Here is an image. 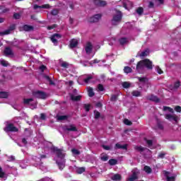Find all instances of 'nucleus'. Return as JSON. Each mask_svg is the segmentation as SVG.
Instances as JSON below:
<instances>
[{
  "mask_svg": "<svg viewBox=\"0 0 181 181\" xmlns=\"http://www.w3.org/2000/svg\"><path fill=\"white\" fill-rule=\"evenodd\" d=\"M145 68H146L148 70H152V69H153L152 61H151L149 59H144L139 61L136 64V70H137V71H141Z\"/></svg>",
  "mask_w": 181,
  "mask_h": 181,
  "instance_id": "obj_1",
  "label": "nucleus"
},
{
  "mask_svg": "<svg viewBox=\"0 0 181 181\" xmlns=\"http://www.w3.org/2000/svg\"><path fill=\"white\" fill-rule=\"evenodd\" d=\"M122 21V13L118 11L117 14L114 15L111 21L112 26H118Z\"/></svg>",
  "mask_w": 181,
  "mask_h": 181,
  "instance_id": "obj_2",
  "label": "nucleus"
},
{
  "mask_svg": "<svg viewBox=\"0 0 181 181\" xmlns=\"http://www.w3.org/2000/svg\"><path fill=\"white\" fill-rule=\"evenodd\" d=\"M33 95L35 98H39L41 100H46V98L47 97V95H46V93L42 90H36L33 92Z\"/></svg>",
  "mask_w": 181,
  "mask_h": 181,
  "instance_id": "obj_3",
  "label": "nucleus"
},
{
  "mask_svg": "<svg viewBox=\"0 0 181 181\" xmlns=\"http://www.w3.org/2000/svg\"><path fill=\"white\" fill-rule=\"evenodd\" d=\"M52 150L53 152L56 153L57 158H59V159H64L66 153H63V149L57 148V147H53Z\"/></svg>",
  "mask_w": 181,
  "mask_h": 181,
  "instance_id": "obj_4",
  "label": "nucleus"
},
{
  "mask_svg": "<svg viewBox=\"0 0 181 181\" xmlns=\"http://www.w3.org/2000/svg\"><path fill=\"white\" fill-rule=\"evenodd\" d=\"M4 129L5 132H18L19 131V129L15 127L12 123L7 124Z\"/></svg>",
  "mask_w": 181,
  "mask_h": 181,
  "instance_id": "obj_5",
  "label": "nucleus"
},
{
  "mask_svg": "<svg viewBox=\"0 0 181 181\" xmlns=\"http://www.w3.org/2000/svg\"><path fill=\"white\" fill-rule=\"evenodd\" d=\"M102 16L103 15L101 14H95V16L89 18L88 22H90V23H95L98 22L100 19H101Z\"/></svg>",
  "mask_w": 181,
  "mask_h": 181,
  "instance_id": "obj_6",
  "label": "nucleus"
},
{
  "mask_svg": "<svg viewBox=\"0 0 181 181\" xmlns=\"http://www.w3.org/2000/svg\"><path fill=\"white\" fill-rule=\"evenodd\" d=\"M50 39L54 45H57V44L59 43L57 39H62V35L59 33H55L51 36Z\"/></svg>",
  "mask_w": 181,
  "mask_h": 181,
  "instance_id": "obj_7",
  "label": "nucleus"
},
{
  "mask_svg": "<svg viewBox=\"0 0 181 181\" xmlns=\"http://www.w3.org/2000/svg\"><path fill=\"white\" fill-rule=\"evenodd\" d=\"M64 129V131H69V132H77V127L74 124H71L69 127L65 126Z\"/></svg>",
  "mask_w": 181,
  "mask_h": 181,
  "instance_id": "obj_8",
  "label": "nucleus"
},
{
  "mask_svg": "<svg viewBox=\"0 0 181 181\" xmlns=\"http://www.w3.org/2000/svg\"><path fill=\"white\" fill-rule=\"evenodd\" d=\"M33 8L34 9H50V4H43L42 6L35 4Z\"/></svg>",
  "mask_w": 181,
  "mask_h": 181,
  "instance_id": "obj_9",
  "label": "nucleus"
},
{
  "mask_svg": "<svg viewBox=\"0 0 181 181\" xmlns=\"http://www.w3.org/2000/svg\"><path fill=\"white\" fill-rule=\"evenodd\" d=\"M85 51L86 52L87 54H91V52H93V45L91 42H88L85 47Z\"/></svg>",
  "mask_w": 181,
  "mask_h": 181,
  "instance_id": "obj_10",
  "label": "nucleus"
},
{
  "mask_svg": "<svg viewBox=\"0 0 181 181\" xmlns=\"http://www.w3.org/2000/svg\"><path fill=\"white\" fill-rule=\"evenodd\" d=\"M165 119H168V121H175V122H177V116L167 114L165 115Z\"/></svg>",
  "mask_w": 181,
  "mask_h": 181,
  "instance_id": "obj_11",
  "label": "nucleus"
},
{
  "mask_svg": "<svg viewBox=\"0 0 181 181\" xmlns=\"http://www.w3.org/2000/svg\"><path fill=\"white\" fill-rule=\"evenodd\" d=\"M115 149H124V151H127V149H128V145H121L119 143H117L115 146Z\"/></svg>",
  "mask_w": 181,
  "mask_h": 181,
  "instance_id": "obj_12",
  "label": "nucleus"
},
{
  "mask_svg": "<svg viewBox=\"0 0 181 181\" xmlns=\"http://www.w3.org/2000/svg\"><path fill=\"white\" fill-rule=\"evenodd\" d=\"M4 53L5 56H12V54H13V51H12L11 47H7L5 48Z\"/></svg>",
  "mask_w": 181,
  "mask_h": 181,
  "instance_id": "obj_13",
  "label": "nucleus"
},
{
  "mask_svg": "<svg viewBox=\"0 0 181 181\" xmlns=\"http://www.w3.org/2000/svg\"><path fill=\"white\" fill-rule=\"evenodd\" d=\"M56 163L60 170H63L66 168V161L64 160L62 162L57 161Z\"/></svg>",
  "mask_w": 181,
  "mask_h": 181,
  "instance_id": "obj_14",
  "label": "nucleus"
},
{
  "mask_svg": "<svg viewBox=\"0 0 181 181\" xmlns=\"http://www.w3.org/2000/svg\"><path fill=\"white\" fill-rule=\"evenodd\" d=\"M164 175L165 176L167 181H175V177L174 176H172V177L169 176V172H168V171H164Z\"/></svg>",
  "mask_w": 181,
  "mask_h": 181,
  "instance_id": "obj_15",
  "label": "nucleus"
},
{
  "mask_svg": "<svg viewBox=\"0 0 181 181\" xmlns=\"http://www.w3.org/2000/svg\"><path fill=\"white\" fill-rule=\"evenodd\" d=\"M95 4L98 6H105L107 5V1L103 0H96L95 1Z\"/></svg>",
  "mask_w": 181,
  "mask_h": 181,
  "instance_id": "obj_16",
  "label": "nucleus"
},
{
  "mask_svg": "<svg viewBox=\"0 0 181 181\" xmlns=\"http://www.w3.org/2000/svg\"><path fill=\"white\" fill-rule=\"evenodd\" d=\"M119 43L121 46H124V45H127L128 43V38L123 37L119 39Z\"/></svg>",
  "mask_w": 181,
  "mask_h": 181,
  "instance_id": "obj_17",
  "label": "nucleus"
},
{
  "mask_svg": "<svg viewBox=\"0 0 181 181\" xmlns=\"http://www.w3.org/2000/svg\"><path fill=\"white\" fill-rule=\"evenodd\" d=\"M148 100L150 101H154V103H159L160 101V99H159L158 96H155L153 95H151L150 97H148Z\"/></svg>",
  "mask_w": 181,
  "mask_h": 181,
  "instance_id": "obj_18",
  "label": "nucleus"
},
{
  "mask_svg": "<svg viewBox=\"0 0 181 181\" xmlns=\"http://www.w3.org/2000/svg\"><path fill=\"white\" fill-rule=\"evenodd\" d=\"M77 45H78V41L76 40H71L70 41L69 46L71 49H74V47H77Z\"/></svg>",
  "mask_w": 181,
  "mask_h": 181,
  "instance_id": "obj_19",
  "label": "nucleus"
},
{
  "mask_svg": "<svg viewBox=\"0 0 181 181\" xmlns=\"http://www.w3.org/2000/svg\"><path fill=\"white\" fill-rule=\"evenodd\" d=\"M23 30H25V32H30V30H33V26L29 25H24L23 26Z\"/></svg>",
  "mask_w": 181,
  "mask_h": 181,
  "instance_id": "obj_20",
  "label": "nucleus"
},
{
  "mask_svg": "<svg viewBox=\"0 0 181 181\" xmlns=\"http://www.w3.org/2000/svg\"><path fill=\"white\" fill-rule=\"evenodd\" d=\"M122 179V177H121V175L119 174H115L112 177L111 180H115V181H119Z\"/></svg>",
  "mask_w": 181,
  "mask_h": 181,
  "instance_id": "obj_21",
  "label": "nucleus"
},
{
  "mask_svg": "<svg viewBox=\"0 0 181 181\" xmlns=\"http://www.w3.org/2000/svg\"><path fill=\"white\" fill-rule=\"evenodd\" d=\"M149 55V49H146L143 51L140 54V57H146V56Z\"/></svg>",
  "mask_w": 181,
  "mask_h": 181,
  "instance_id": "obj_22",
  "label": "nucleus"
},
{
  "mask_svg": "<svg viewBox=\"0 0 181 181\" xmlns=\"http://www.w3.org/2000/svg\"><path fill=\"white\" fill-rule=\"evenodd\" d=\"M135 151H137V152H144L146 148L142 147V146H134Z\"/></svg>",
  "mask_w": 181,
  "mask_h": 181,
  "instance_id": "obj_23",
  "label": "nucleus"
},
{
  "mask_svg": "<svg viewBox=\"0 0 181 181\" xmlns=\"http://www.w3.org/2000/svg\"><path fill=\"white\" fill-rule=\"evenodd\" d=\"M108 163L110 165V166H115V165L118 163V160L117 159L112 158L109 160Z\"/></svg>",
  "mask_w": 181,
  "mask_h": 181,
  "instance_id": "obj_24",
  "label": "nucleus"
},
{
  "mask_svg": "<svg viewBox=\"0 0 181 181\" xmlns=\"http://www.w3.org/2000/svg\"><path fill=\"white\" fill-rule=\"evenodd\" d=\"M144 172H146V173H147L148 175L152 173V168H151V167L146 165L144 168Z\"/></svg>",
  "mask_w": 181,
  "mask_h": 181,
  "instance_id": "obj_25",
  "label": "nucleus"
},
{
  "mask_svg": "<svg viewBox=\"0 0 181 181\" xmlns=\"http://www.w3.org/2000/svg\"><path fill=\"white\" fill-rule=\"evenodd\" d=\"M93 114L95 119H98L101 117V113L98 110H94Z\"/></svg>",
  "mask_w": 181,
  "mask_h": 181,
  "instance_id": "obj_26",
  "label": "nucleus"
},
{
  "mask_svg": "<svg viewBox=\"0 0 181 181\" xmlns=\"http://www.w3.org/2000/svg\"><path fill=\"white\" fill-rule=\"evenodd\" d=\"M71 100H72V101H80V100H81V95L74 96L71 95Z\"/></svg>",
  "mask_w": 181,
  "mask_h": 181,
  "instance_id": "obj_27",
  "label": "nucleus"
},
{
  "mask_svg": "<svg viewBox=\"0 0 181 181\" xmlns=\"http://www.w3.org/2000/svg\"><path fill=\"white\" fill-rule=\"evenodd\" d=\"M8 92H0V98H8Z\"/></svg>",
  "mask_w": 181,
  "mask_h": 181,
  "instance_id": "obj_28",
  "label": "nucleus"
},
{
  "mask_svg": "<svg viewBox=\"0 0 181 181\" xmlns=\"http://www.w3.org/2000/svg\"><path fill=\"white\" fill-rule=\"evenodd\" d=\"M132 95H133V97H141V91H139V90H133L132 92Z\"/></svg>",
  "mask_w": 181,
  "mask_h": 181,
  "instance_id": "obj_29",
  "label": "nucleus"
},
{
  "mask_svg": "<svg viewBox=\"0 0 181 181\" xmlns=\"http://www.w3.org/2000/svg\"><path fill=\"white\" fill-rule=\"evenodd\" d=\"M44 77H45V80H47V81H49L50 86H54L55 83H54V81L52 80V78H50V76H45Z\"/></svg>",
  "mask_w": 181,
  "mask_h": 181,
  "instance_id": "obj_30",
  "label": "nucleus"
},
{
  "mask_svg": "<svg viewBox=\"0 0 181 181\" xmlns=\"http://www.w3.org/2000/svg\"><path fill=\"white\" fill-rule=\"evenodd\" d=\"M124 72L126 73L127 74H129V73H132V68L129 66H124Z\"/></svg>",
  "mask_w": 181,
  "mask_h": 181,
  "instance_id": "obj_31",
  "label": "nucleus"
},
{
  "mask_svg": "<svg viewBox=\"0 0 181 181\" xmlns=\"http://www.w3.org/2000/svg\"><path fill=\"white\" fill-rule=\"evenodd\" d=\"M122 86L123 88H129V87H131V83L127 81H124L122 83Z\"/></svg>",
  "mask_w": 181,
  "mask_h": 181,
  "instance_id": "obj_32",
  "label": "nucleus"
},
{
  "mask_svg": "<svg viewBox=\"0 0 181 181\" xmlns=\"http://www.w3.org/2000/svg\"><path fill=\"white\" fill-rule=\"evenodd\" d=\"M33 101V98H24L23 99V104L29 105L30 103Z\"/></svg>",
  "mask_w": 181,
  "mask_h": 181,
  "instance_id": "obj_33",
  "label": "nucleus"
},
{
  "mask_svg": "<svg viewBox=\"0 0 181 181\" xmlns=\"http://www.w3.org/2000/svg\"><path fill=\"white\" fill-rule=\"evenodd\" d=\"M138 179V177L136 176V173H134L129 178V181H135Z\"/></svg>",
  "mask_w": 181,
  "mask_h": 181,
  "instance_id": "obj_34",
  "label": "nucleus"
},
{
  "mask_svg": "<svg viewBox=\"0 0 181 181\" xmlns=\"http://www.w3.org/2000/svg\"><path fill=\"white\" fill-rule=\"evenodd\" d=\"M88 95L90 97H94L95 95V93H94V90H93V88H89L88 90Z\"/></svg>",
  "mask_w": 181,
  "mask_h": 181,
  "instance_id": "obj_35",
  "label": "nucleus"
},
{
  "mask_svg": "<svg viewBox=\"0 0 181 181\" xmlns=\"http://www.w3.org/2000/svg\"><path fill=\"white\" fill-rule=\"evenodd\" d=\"M136 12L139 16L142 15V13H144V8H142V7L137 8L136 10Z\"/></svg>",
  "mask_w": 181,
  "mask_h": 181,
  "instance_id": "obj_36",
  "label": "nucleus"
},
{
  "mask_svg": "<svg viewBox=\"0 0 181 181\" xmlns=\"http://www.w3.org/2000/svg\"><path fill=\"white\" fill-rule=\"evenodd\" d=\"M163 110V111H169V112H171L173 114L174 112L173 109H172V107H170L164 106Z\"/></svg>",
  "mask_w": 181,
  "mask_h": 181,
  "instance_id": "obj_37",
  "label": "nucleus"
},
{
  "mask_svg": "<svg viewBox=\"0 0 181 181\" xmlns=\"http://www.w3.org/2000/svg\"><path fill=\"white\" fill-rule=\"evenodd\" d=\"M100 159L103 160V162H107V160H108V156L107 154H101Z\"/></svg>",
  "mask_w": 181,
  "mask_h": 181,
  "instance_id": "obj_38",
  "label": "nucleus"
},
{
  "mask_svg": "<svg viewBox=\"0 0 181 181\" xmlns=\"http://www.w3.org/2000/svg\"><path fill=\"white\" fill-rule=\"evenodd\" d=\"M84 172H86V168L84 167L79 168L77 170V173H78L79 175H81V173H84Z\"/></svg>",
  "mask_w": 181,
  "mask_h": 181,
  "instance_id": "obj_39",
  "label": "nucleus"
},
{
  "mask_svg": "<svg viewBox=\"0 0 181 181\" xmlns=\"http://www.w3.org/2000/svg\"><path fill=\"white\" fill-rule=\"evenodd\" d=\"M91 107V105L90 104H84L83 108L86 110V112H88L90 111V108Z\"/></svg>",
  "mask_w": 181,
  "mask_h": 181,
  "instance_id": "obj_40",
  "label": "nucleus"
},
{
  "mask_svg": "<svg viewBox=\"0 0 181 181\" xmlns=\"http://www.w3.org/2000/svg\"><path fill=\"white\" fill-rule=\"evenodd\" d=\"M1 66H3V67H8L9 66V64L8 63V62H6L5 60H1Z\"/></svg>",
  "mask_w": 181,
  "mask_h": 181,
  "instance_id": "obj_41",
  "label": "nucleus"
},
{
  "mask_svg": "<svg viewBox=\"0 0 181 181\" xmlns=\"http://www.w3.org/2000/svg\"><path fill=\"white\" fill-rule=\"evenodd\" d=\"M90 80H93V76H89L87 78H86L83 81L84 83H86V84H88V83L90 82Z\"/></svg>",
  "mask_w": 181,
  "mask_h": 181,
  "instance_id": "obj_42",
  "label": "nucleus"
},
{
  "mask_svg": "<svg viewBox=\"0 0 181 181\" xmlns=\"http://www.w3.org/2000/svg\"><path fill=\"white\" fill-rule=\"evenodd\" d=\"M180 87V81H177L174 83V88L177 89Z\"/></svg>",
  "mask_w": 181,
  "mask_h": 181,
  "instance_id": "obj_43",
  "label": "nucleus"
},
{
  "mask_svg": "<svg viewBox=\"0 0 181 181\" xmlns=\"http://www.w3.org/2000/svg\"><path fill=\"white\" fill-rule=\"evenodd\" d=\"M124 124H125V125H129L131 126L132 125V122H131L129 119H124Z\"/></svg>",
  "mask_w": 181,
  "mask_h": 181,
  "instance_id": "obj_44",
  "label": "nucleus"
},
{
  "mask_svg": "<svg viewBox=\"0 0 181 181\" xmlns=\"http://www.w3.org/2000/svg\"><path fill=\"white\" fill-rule=\"evenodd\" d=\"M165 156H166V153L163 152L159 153L158 156V159H163V158H165Z\"/></svg>",
  "mask_w": 181,
  "mask_h": 181,
  "instance_id": "obj_45",
  "label": "nucleus"
},
{
  "mask_svg": "<svg viewBox=\"0 0 181 181\" xmlns=\"http://www.w3.org/2000/svg\"><path fill=\"white\" fill-rule=\"evenodd\" d=\"M118 100V95H112L110 97V101H117Z\"/></svg>",
  "mask_w": 181,
  "mask_h": 181,
  "instance_id": "obj_46",
  "label": "nucleus"
},
{
  "mask_svg": "<svg viewBox=\"0 0 181 181\" xmlns=\"http://www.w3.org/2000/svg\"><path fill=\"white\" fill-rule=\"evenodd\" d=\"M71 152L74 155H80V151H78L76 148H72Z\"/></svg>",
  "mask_w": 181,
  "mask_h": 181,
  "instance_id": "obj_47",
  "label": "nucleus"
},
{
  "mask_svg": "<svg viewBox=\"0 0 181 181\" xmlns=\"http://www.w3.org/2000/svg\"><path fill=\"white\" fill-rule=\"evenodd\" d=\"M98 91H104L105 88H104V86H103V84L99 83L98 85Z\"/></svg>",
  "mask_w": 181,
  "mask_h": 181,
  "instance_id": "obj_48",
  "label": "nucleus"
},
{
  "mask_svg": "<svg viewBox=\"0 0 181 181\" xmlns=\"http://www.w3.org/2000/svg\"><path fill=\"white\" fill-rule=\"evenodd\" d=\"M68 117L66 115H61L58 117V119L59 121H64V119H67Z\"/></svg>",
  "mask_w": 181,
  "mask_h": 181,
  "instance_id": "obj_49",
  "label": "nucleus"
},
{
  "mask_svg": "<svg viewBox=\"0 0 181 181\" xmlns=\"http://www.w3.org/2000/svg\"><path fill=\"white\" fill-rule=\"evenodd\" d=\"M16 29V25L12 24L8 27V30L10 32H12V30H15Z\"/></svg>",
  "mask_w": 181,
  "mask_h": 181,
  "instance_id": "obj_50",
  "label": "nucleus"
},
{
  "mask_svg": "<svg viewBox=\"0 0 181 181\" xmlns=\"http://www.w3.org/2000/svg\"><path fill=\"white\" fill-rule=\"evenodd\" d=\"M13 18V19H21V14L19 13H15Z\"/></svg>",
  "mask_w": 181,
  "mask_h": 181,
  "instance_id": "obj_51",
  "label": "nucleus"
},
{
  "mask_svg": "<svg viewBox=\"0 0 181 181\" xmlns=\"http://www.w3.org/2000/svg\"><path fill=\"white\" fill-rule=\"evenodd\" d=\"M146 142L149 147H151L153 145V141H152V140L146 139Z\"/></svg>",
  "mask_w": 181,
  "mask_h": 181,
  "instance_id": "obj_52",
  "label": "nucleus"
},
{
  "mask_svg": "<svg viewBox=\"0 0 181 181\" xmlns=\"http://www.w3.org/2000/svg\"><path fill=\"white\" fill-rule=\"evenodd\" d=\"M51 15H53V16H56V15H59V11H57V9H53L51 11Z\"/></svg>",
  "mask_w": 181,
  "mask_h": 181,
  "instance_id": "obj_53",
  "label": "nucleus"
},
{
  "mask_svg": "<svg viewBox=\"0 0 181 181\" xmlns=\"http://www.w3.org/2000/svg\"><path fill=\"white\" fill-rule=\"evenodd\" d=\"M0 11H2V13H6L7 12H9V11H11V9L6 8H5V6H4V8L2 9H0Z\"/></svg>",
  "mask_w": 181,
  "mask_h": 181,
  "instance_id": "obj_54",
  "label": "nucleus"
},
{
  "mask_svg": "<svg viewBox=\"0 0 181 181\" xmlns=\"http://www.w3.org/2000/svg\"><path fill=\"white\" fill-rule=\"evenodd\" d=\"M61 67H64V69H67V67H69V63L65 62H62L61 64Z\"/></svg>",
  "mask_w": 181,
  "mask_h": 181,
  "instance_id": "obj_55",
  "label": "nucleus"
},
{
  "mask_svg": "<svg viewBox=\"0 0 181 181\" xmlns=\"http://www.w3.org/2000/svg\"><path fill=\"white\" fill-rule=\"evenodd\" d=\"M0 177H5V173L2 170V167L0 166Z\"/></svg>",
  "mask_w": 181,
  "mask_h": 181,
  "instance_id": "obj_56",
  "label": "nucleus"
},
{
  "mask_svg": "<svg viewBox=\"0 0 181 181\" xmlns=\"http://www.w3.org/2000/svg\"><path fill=\"white\" fill-rule=\"evenodd\" d=\"M138 80L140 83H145V81H146V78H145V77H139Z\"/></svg>",
  "mask_w": 181,
  "mask_h": 181,
  "instance_id": "obj_57",
  "label": "nucleus"
},
{
  "mask_svg": "<svg viewBox=\"0 0 181 181\" xmlns=\"http://www.w3.org/2000/svg\"><path fill=\"white\" fill-rule=\"evenodd\" d=\"M174 110L176 112H181V107L179 105L175 106Z\"/></svg>",
  "mask_w": 181,
  "mask_h": 181,
  "instance_id": "obj_58",
  "label": "nucleus"
},
{
  "mask_svg": "<svg viewBox=\"0 0 181 181\" xmlns=\"http://www.w3.org/2000/svg\"><path fill=\"white\" fill-rule=\"evenodd\" d=\"M156 71L158 74H163V71H162V69L159 66H156Z\"/></svg>",
  "mask_w": 181,
  "mask_h": 181,
  "instance_id": "obj_59",
  "label": "nucleus"
},
{
  "mask_svg": "<svg viewBox=\"0 0 181 181\" xmlns=\"http://www.w3.org/2000/svg\"><path fill=\"white\" fill-rule=\"evenodd\" d=\"M11 33V31L9 29L4 30L2 33H0V35H9Z\"/></svg>",
  "mask_w": 181,
  "mask_h": 181,
  "instance_id": "obj_60",
  "label": "nucleus"
},
{
  "mask_svg": "<svg viewBox=\"0 0 181 181\" xmlns=\"http://www.w3.org/2000/svg\"><path fill=\"white\" fill-rule=\"evenodd\" d=\"M102 148H103V149H105V151H110L111 150V147H110V146L103 145Z\"/></svg>",
  "mask_w": 181,
  "mask_h": 181,
  "instance_id": "obj_61",
  "label": "nucleus"
},
{
  "mask_svg": "<svg viewBox=\"0 0 181 181\" xmlns=\"http://www.w3.org/2000/svg\"><path fill=\"white\" fill-rule=\"evenodd\" d=\"M157 127L159 129H163V124L162 123H158Z\"/></svg>",
  "mask_w": 181,
  "mask_h": 181,
  "instance_id": "obj_62",
  "label": "nucleus"
},
{
  "mask_svg": "<svg viewBox=\"0 0 181 181\" xmlns=\"http://www.w3.org/2000/svg\"><path fill=\"white\" fill-rule=\"evenodd\" d=\"M155 6V4L153 1H149L148 8H153Z\"/></svg>",
  "mask_w": 181,
  "mask_h": 181,
  "instance_id": "obj_63",
  "label": "nucleus"
},
{
  "mask_svg": "<svg viewBox=\"0 0 181 181\" xmlns=\"http://www.w3.org/2000/svg\"><path fill=\"white\" fill-rule=\"evenodd\" d=\"M40 119H46V115H45L44 113H41Z\"/></svg>",
  "mask_w": 181,
  "mask_h": 181,
  "instance_id": "obj_64",
  "label": "nucleus"
}]
</instances>
